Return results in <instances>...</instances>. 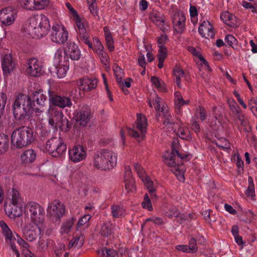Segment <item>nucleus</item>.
Instances as JSON below:
<instances>
[{"label":"nucleus","instance_id":"f257e3e1","mask_svg":"<svg viewBox=\"0 0 257 257\" xmlns=\"http://www.w3.org/2000/svg\"><path fill=\"white\" fill-rule=\"evenodd\" d=\"M50 29L48 18L44 15L31 17L22 28L25 35L30 38H41L46 35Z\"/></svg>","mask_w":257,"mask_h":257},{"label":"nucleus","instance_id":"f03ea898","mask_svg":"<svg viewBox=\"0 0 257 257\" xmlns=\"http://www.w3.org/2000/svg\"><path fill=\"white\" fill-rule=\"evenodd\" d=\"M35 104L29 96L25 94L18 95L13 105L15 118L19 120L28 119L35 110ZM36 111L39 109L36 108Z\"/></svg>","mask_w":257,"mask_h":257},{"label":"nucleus","instance_id":"7ed1b4c3","mask_svg":"<svg viewBox=\"0 0 257 257\" xmlns=\"http://www.w3.org/2000/svg\"><path fill=\"white\" fill-rule=\"evenodd\" d=\"M116 153L107 149H102L96 152L93 157V166L102 171H109L117 164Z\"/></svg>","mask_w":257,"mask_h":257},{"label":"nucleus","instance_id":"20e7f679","mask_svg":"<svg viewBox=\"0 0 257 257\" xmlns=\"http://www.w3.org/2000/svg\"><path fill=\"white\" fill-rule=\"evenodd\" d=\"M35 135L32 128L26 126H21L13 131L11 136L12 145L17 148H22L32 144Z\"/></svg>","mask_w":257,"mask_h":257},{"label":"nucleus","instance_id":"39448f33","mask_svg":"<svg viewBox=\"0 0 257 257\" xmlns=\"http://www.w3.org/2000/svg\"><path fill=\"white\" fill-rule=\"evenodd\" d=\"M136 124V128L140 131V133L134 129L128 127L121 130L120 133L123 144H124V134L125 133L134 137L139 142L143 140L146 133V129L148 125L147 120L146 116L142 114H138Z\"/></svg>","mask_w":257,"mask_h":257},{"label":"nucleus","instance_id":"423d86ee","mask_svg":"<svg viewBox=\"0 0 257 257\" xmlns=\"http://www.w3.org/2000/svg\"><path fill=\"white\" fill-rule=\"evenodd\" d=\"M75 30L77 33V39L82 43L87 45L88 48L93 49H98L104 48L102 43L97 37L93 38V42L94 47H93L92 43L90 40V37L88 33L85 28V26L83 22H81L79 19L76 21V26L75 27Z\"/></svg>","mask_w":257,"mask_h":257},{"label":"nucleus","instance_id":"0eeeda50","mask_svg":"<svg viewBox=\"0 0 257 257\" xmlns=\"http://www.w3.org/2000/svg\"><path fill=\"white\" fill-rule=\"evenodd\" d=\"M25 209L33 223L36 225L43 226L45 210L41 205L36 202H30L26 205Z\"/></svg>","mask_w":257,"mask_h":257},{"label":"nucleus","instance_id":"6e6552de","mask_svg":"<svg viewBox=\"0 0 257 257\" xmlns=\"http://www.w3.org/2000/svg\"><path fill=\"white\" fill-rule=\"evenodd\" d=\"M178 151L172 149L171 151H166L163 154V158L166 164L173 168L171 171L176 175L177 179L181 182L185 180L184 176V170H181L179 164L176 159Z\"/></svg>","mask_w":257,"mask_h":257},{"label":"nucleus","instance_id":"1a4fd4ad","mask_svg":"<svg viewBox=\"0 0 257 257\" xmlns=\"http://www.w3.org/2000/svg\"><path fill=\"white\" fill-rule=\"evenodd\" d=\"M66 145L60 137H53L47 142L46 149L54 157H58L66 150Z\"/></svg>","mask_w":257,"mask_h":257},{"label":"nucleus","instance_id":"9d476101","mask_svg":"<svg viewBox=\"0 0 257 257\" xmlns=\"http://www.w3.org/2000/svg\"><path fill=\"white\" fill-rule=\"evenodd\" d=\"M48 215L56 221H60L65 215V207L63 203L58 200H55L49 203L47 208Z\"/></svg>","mask_w":257,"mask_h":257},{"label":"nucleus","instance_id":"9b49d317","mask_svg":"<svg viewBox=\"0 0 257 257\" xmlns=\"http://www.w3.org/2000/svg\"><path fill=\"white\" fill-rule=\"evenodd\" d=\"M68 38V33L63 26L55 24L52 26L51 39L53 42L63 44L67 40Z\"/></svg>","mask_w":257,"mask_h":257},{"label":"nucleus","instance_id":"f8f14e48","mask_svg":"<svg viewBox=\"0 0 257 257\" xmlns=\"http://www.w3.org/2000/svg\"><path fill=\"white\" fill-rule=\"evenodd\" d=\"M21 6L27 10L35 11L45 9L50 4V0H21Z\"/></svg>","mask_w":257,"mask_h":257},{"label":"nucleus","instance_id":"ddd939ff","mask_svg":"<svg viewBox=\"0 0 257 257\" xmlns=\"http://www.w3.org/2000/svg\"><path fill=\"white\" fill-rule=\"evenodd\" d=\"M26 71L33 77L41 76L44 72L43 66L41 61L35 58H32L27 61Z\"/></svg>","mask_w":257,"mask_h":257},{"label":"nucleus","instance_id":"4468645a","mask_svg":"<svg viewBox=\"0 0 257 257\" xmlns=\"http://www.w3.org/2000/svg\"><path fill=\"white\" fill-rule=\"evenodd\" d=\"M49 100L50 106H58L62 108L70 107L72 105V100L69 97L59 95L54 92H49Z\"/></svg>","mask_w":257,"mask_h":257},{"label":"nucleus","instance_id":"2eb2a0df","mask_svg":"<svg viewBox=\"0 0 257 257\" xmlns=\"http://www.w3.org/2000/svg\"><path fill=\"white\" fill-rule=\"evenodd\" d=\"M24 237L29 241L35 240L38 234L44 232L43 226L36 225V226L29 224L25 225L22 229Z\"/></svg>","mask_w":257,"mask_h":257},{"label":"nucleus","instance_id":"dca6fc26","mask_svg":"<svg viewBox=\"0 0 257 257\" xmlns=\"http://www.w3.org/2000/svg\"><path fill=\"white\" fill-rule=\"evenodd\" d=\"M74 118L78 124L85 126L91 118V110L87 106H83L74 114Z\"/></svg>","mask_w":257,"mask_h":257},{"label":"nucleus","instance_id":"f3484780","mask_svg":"<svg viewBox=\"0 0 257 257\" xmlns=\"http://www.w3.org/2000/svg\"><path fill=\"white\" fill-rule=\"evenodd\" d=\"M68 154L69 159L74 163L84 160L87 156L86 151L81 145L75 146L69 149Z\"/></svg>","mask_w":257,"mask_h":257},{"label":"nucleus","instance_id":"a211bd4d","mask_svg":"<svg viewBox=\"0 0 257 257\" xmlns=\"http://www.w3.org/2000/svg\"><path fill=\"white\" fill-rule=\"evenodd\" d=\"M49 116L54 118L59 122H61L62 124L59 125V127L65 131H67L69 127V121L64 116L62 110L58 109L53 107L50 106L48 109Z\"/></svg>","mask_w":257,"mask_h":257},{"label":"nucleus","instance_id":"6ab92c4d","mask_svg":"<svg viewBox=\"0 0 257 257\" xmlns=\"http://www.w3.org/2000/svg\"><path fill=\"white\" fill-rule=\"evenodd\" d=\"M16 13L11 7L2 9L0 11V21L3 25L10 26L14 23L16 19Z\"/></svg>","mask_w":257,"mask_h":257},{"label":"nucleus","instance_id":"aec40b11","mask_svg":"<svg viewBox=\"0 0 257 257\" xmlns=\"http://www.w3.org/2000/svg\"><path fill=\"white\" fill-rule=\"evenodd\" d=\"M198 32L202 37L213 38L215 33L212 25L209 21H203L199 26Z\"/></svg>","mask_w":257,"mask_h":257},{"label":"nucleus","instance_id":"412c9836","mask_svg":"<svg viewBox=\"0 0 257 257\" xmlns=\"http://www.w3.org/2000/svg\"><path fill=\"white\" fill-rule=\"evenodd\" d=\"M185 21L186 17L183 14L175 15L172 19L174 31L177 33H182L185 30Z\"/></svg>","mask_w":257,"mask_h":257},{"label":"nucleus","instance_id":"4be33fe9","mask_svg":"<svg viewBox=\"0 0 257 257\" xmlns=\"http://www.w3.org/2000/svg\"><path fill=\"white\" fill-rule=\"evenodd\" d=\"M21 205L10 203L6 204L5 210L6 214L11 219H15L21 216L22 214Z\"/></svg>","mask_w":257,"mask_h":257},{"label":"nucleus","instance_id":"5701e85b","mask_svg":"<svg viewBox=\"0 0 257 257\" xmlns=\"http://www.w3.org/2000/svg\"><path fill=\"white\" fill-rule=\"evenodd\" d=\"M67 56L72 60H78L81 57V52L78 46L74 42L67 43L66 49Z\"/></svg>","mask_w":257,"mask_h":257},{"label":"nucleus","instance_id":"b1692460","mask_svg":"<svg viewBox=\"0 0 257 257\" xmlns=\"http://www.w3.org/2000/svg\"><path fill=\"white\" fill-rule=\"evenodd\" d=\"M97 80L96 79L83 78L79 79L77 81V84L80 89L83 91H90L95 88Z\"/></svg>","mask_w":257,"mask_h":257},{"label":"nucleus","instance_id":"393cba45","mask_svg":"<svg viewBox=\"0 0 257 257\" xmlns=\"http://www.w3.org/2000/svg\"><path fill=\"white\" fill-rule=\"evenodd\" d=\"M2 65L5 75H9L13 71L15 66V63L13 61L12 56L10 54H6L4 56Z\"/></svg>","mask_w":257,"mask_h":257},{"label":"nucleus","instance_id":"a878e982","mask_svg":"<svg viewBox=\"0 0 257 257\" xmlns=\"http://www.w3.org/2000/svg\"><path fill=\"white\" fill-rule=\"evenodd\" d=\"M150 18L152 22L157 25L161 30L165 28V18L163 15L157 11H154L150 14Z\"/></svg>","mask_w":257,"mask_h":257},{"label":"nucleus","instance_id":"bb28decb","mask_svg":"<svg viewBox=\"0 0 257 257\" xmlns=\"http://www.w3.org/2000/svg\"><path fill=\"white\" fill-rule=\"evenodd\" d=\"M0 227L2 228V233L5 237L6 241L11 242L16 240L11 230L4 221H0Z\"/></svg>","mask_w":257,"mask_h":257},{"label":"nucleus","instance_id":"cd10ccee","mask_svg":"<svg viewBox=\"0 0 257 257\" xmlns=\"http://www.w3.org/2000/svg\"><path fill=\"white\" fill-rule=\"evenodd\" d=\"M21 157L23 164H29L35 160L36 154L33 150L28 149L23 152Z\"/></svg>","mask_w":257,"mask_h":257},{"label":"nucleus","instance_id":"c85d7f7f","mask_svg":"<svg viewBox=\"0 0 257 257\" xmlns=\"http://www.w3.org/2000/svg\"><path fill=\"white\" fill-rule=\"evenodd\" d=\"M76 220V218L73 217L64 221L62 224L60 229V232L61 235L68 234L69 232H70L74 223Z\"/></svg>","mask_w":257,"mask_h":257},{"label":"nucleus","instance_id":"c756f323","mask_svg":"<svg viewBox=\"0 0 257 257\" xmlns=\"http://www.w3.org/2000/svg\"><path fill=\"white\" fill-rule=\"evenodd\" d=\"M54 59L56 62L59 64H65L69 63V60L67 56L66 50L63 51L62 49H58L55 54Z\"/></svg>","mask_w":257,"mask_h":257},{"label":"nucleus","instance_id":"7c9ffc66","mask_svg":"<svg viewBox=\"0 0 257 257\" xmlns=\"http://www.w3.org/2000/svg\"><path fill=\"white\" fill-rule=\"evenodd\" d=\"M174 75L175 77V82L179 87H181V79H186V74L184 70L178 66H176L174 68Z\"/></svg>","mask_w":257,"mask_h":257},{"label":"nucleus","instance_id":"2f4dec72","mask_svg":"<svg viewBox=\"0 0 257 257\" xmlns=\"http://www.w3.org/2000/svg\"><path fill=\"white\" fill-rule=\"evenodd\" d=\"M33 99V101L36 102L40 106H43L45 104V101L46 99V96L43 93L42 90L36 91L33 93L32 95L30 96Z\"/></svg>","mask_w":257,"mask_h":257},{"label":"nucleus","instance_id":"473e14b6","mask_svg":"<svg viewBox=\"0 0 257 257\" xmlns=\"http://www.w3.org/2000/svg\"><path fill=\"white\" fill-rule=\"evenodd\" d=\"M103 31L107 48L110 51H113L114 50V47L111 33L110 32L109 28L107 26L103 28Z\"/></svg>","mask_w":257,"mask_h":257},{"label":"nucleus","instance_id":"72a5a7b5","mask_svg":"<svg viewBox=\"0 0 257 257\" xmlns=\"http://www.w3.org/2000/svg\"><path fill=\"white\" fill-rule=\"evenodd\" d=\"M111 213L114 218H119L125 214V209L120 205H113L111 206Z\"/></svg>","mask_w":257,"mask_h":257},{"label":"nucleus","instance_id":"f704fd0d","mask_svg":"<svg viewBox=\"0 0 257 257\" xmlns=\"http://www.w3.org/2000/svg\"><path fill=\"white\" fill-rule=\"evenodd\" d=\"M69 68V63H65V64H57L55 69L56 70V73L57 76L59 78L64 77L67 74V72Z\"/></svg>","mask_w":257,"mask_h":257},{"label":"nucleus","instance_id":"c9c22d12","mask_svg":"<svg viewBox=\"0 0 257 257\" xmlns=\"http://www.w3.org/2000/svg\"><path fill=\"white\" fill-rule=\"evenodd\" d=\"M84 237L81 234H77L69 242L68 244L69 248L77 247L80 248L83 244Z\"/></svg>","mask_w":257,"mask_h":257},{"label":"nucleus","instance_id":"e433bc0d","mask_svg":"<svg viewBox=\"0 0 257 257\" xmlns=\"http://www.w3.org/2000/svg\"><path fill=\"white\" fill-rule=\"evenodd\" d=\"M114 227L115 225L111 222H105L101 226L100 233L103 236H108L113 233Z\"/></svg>","mask_w":257,"mask_h":257},{"label":"nucleus","instance_id":"4c0bfd02","mask_svg":"<svg viewBox=\"0 0 257 257\" xmlns=\"http://www.w3.org/2000/svg\"><path fill=\"white\" fill-rule=\"evenodd\" d=\"M220 18L227 25L231 27H233L234 25L235 17L231 13L228 12L222 13L220 14Z\"/></svg>","mask_w":257,"mask_h":257},{"label":"nucleus","instance_id":"58836bf2","mask_svg":"<svg viewBox=\"0 0 257 257\" xmlns=\"http://www.w3.org/2000/svg\"><path fill=\"white\" fill-rule=\"evenodd\" d=\"M9 139L7 135L0 134V155L4 153L9 147Z\"/></svg>","mask_w":257,"mask_h":257},{"label":"nucleus","instance_id":"ea45409f","mask_svg":"<svg viewBox=\"0 0 257 257\" xmlns=\"http://www.w3.org/2000/svg\"><path fill=\"white\" fill-rule=\"evenodd\" d=\"M188 51L190 52L193 56L198 58L200 61L203 63L205 65L208 66V63L201 55L200 52L197 50L196 48L192 46H188Z\"/></svg>","mask_w":257,"mask_h":257},{"label":"nucleus","instance_id":"a19ab883","mask_svg":"<svg viewBox=\"0 0 257 257\" xmlns=\"http://www.w3.org/2000/svg\"><path fill=\"white\" fill-rule=\"evenodd\" d=\"M189 102V100L185 101L184 100L179 92H176L175 93V103L178 109H179L182 106L185 104H187Z\"/></svg>","mask_w":257,"mask_h":257},{"label":"nucleus","instance_id":"79ce46f5","mask_svg":"<svg viewBox=\"0 0 257 257\" xmlns=\"http://www.w3.org/2000/svg\"><path fill=\"white\" fill-rule=\"evenodd\" d=\"M125 189L128 192H134L136 191L135 182L134 178H125L124 179Z\"/></svg>","mask_w":257,"mask_h":257},{"label":"nucleus","instance_id":"37998d69","mask_svg":"<svg viewBox=\"0 0 257 257\" xmlns=\"http://www.w3.org/2000/svg\"><path fill=\"white\" fill-rule=\"evenodd\" d=\"M98 254L101 257H115L116 252L112 249L104 248L98 251Z\"/></svg>","mask_w":257,"mask_h":257},{"label":"nucleus","instance_id":"c03bdc74","mask_svg":"<svg viewBox=\"0 0 257 257\" xmlns=\"http://www.w3.org/2000/svg\"><path fill=\"white\" fill-rule=\"evenodd\" d=\"M178 136L183 140L191 139L190 132L187 128L180 127L177 132Z\"/></svg>","mask_w":257,"mask_h":257},{"label":"nucleus","instance_id":"a18cd8bd","mask_svg":"<svg viewBox=\"0 0 257 257\" xmlns=\"http://www.w3.org/2000/svg\"><path fill=\"white\" fill-rule=\"evenodd\" d=\"M161 112L163 114L165 119L164 121V124L166 126L172 124V121L170 120L171 116L168 112V109L167 106L163 105L161 108Z\"/></svg>","mask_w":257,"mask_h":257},{"label":"nucleus","instance_id":"49530a36","mask_svg":"<svg viewBox=\"0 0 257 257\" xmlns=\"http://www.w3.org/2000/svg\"><path fill=\"white\" fill-rule=\"evenodd\" d=\"M151 81L153 85L161 91H164L165 87L164 86V82L161 81L158 77L153 76L151 78Z\"/></svg>","mask_w":257,"mask_h":257},{"label":"nucleus","instance_id":"de8ad7c7","mask_svg":"<svg viewBox=\"0 0 257 257\" xmlns=\"http://www.w3.org/2000/svg\"><path fill=\"white\" fill-rule=\"evenodd\" d=\"M153 105H155V109L157 112H161V108L163 105L166 106L162 99L158 95H156L155 98H153Z\"/></svg>","mask_w":257,"mask_h":257},{"label":"nucleus","instance_id":"09e8293b","mask_svg":"<svg viewBox=\"0 0 257 257\" xmlns=\"http://www.w3.org/2000/svg\"><path fill=\"white\" fill-rule=\"evenodd\" d=\"M166 214L169 218L178 217L180 215L179 210L174 206H171Z\"/></svg>","mask_w":257,"mask_h":257},{"label":"nucleus","instance_id":"8fccbe9b","mask_svg":"<svg viewBox=\"0 0 257 257\" xmlns=\"http://www.w3.org/2000/svg\"><path fill=\"white\" fill-rule=\"evenodd\" d=\"M22 199L20 197L18 191L13 189L12 190V199L11 203L21 205Z\"/></svg>","mask_w":257,"mask_h":257},{"label":"nucleus","instance_id":"3c124183","mask_svg":"<svg viewBox=\"0 0 257 257\" xmlns=\"http://www.w3.org/2000/svg\"><path fill=\"white\" fill-rule=\"evenodd\" d=\"M142 206L143 208L147 209L149 211L153 210L152 205L147 194H146L144 196V199L143 202L142 203Z\"/></svg>","mask_w":257,"mask_h":257},{"label":"nucleus","instance_id":"603ef678","mask_svg":"<svg viewBox=\"0 0 257 257\" xmlns=\"http://www.w3.org/2000/svg\"><path fill=\"white\" fill-rule=\"evenodd\" d=\"M114 75L118 83L121 82L122 77H123V72L121 68L118 66H115L113 68Z\"/></svg>","mask_w":257,"mask_h":257},{"label":"nucleus","instance_id":"864d4df0","mask_svg":"<svg viewBox=\"0 0 257 257\" xmlns=\"http://www.w3.org/2000/svg\"><path fill=\"white\" fill-rule=\"evenodd\" d=\"M148 221H152L155 224L158 225H162L164 223V221L162 218L156 216H152L151 217L147 218L145 220L144 224L142 225V227H143L144 224Z\"/></svg>","mask_w":257,"mask_h":257},{"label":"nucleus","instance_id":"5fc2aeb1","mask_svg":"<svg viewBox=\"0 0 257 257\" xmlns=\"http://www.w3.org/2000/svg\"><path fill=\"white\" fill-rule=\"evenodd\" d=\"M48 241L43 238L40 237L38 242V248L41 251H45L47 249Z\"/></svg>","mask_w":257,"mask_h":257},{"label":"nucleus","instance_id":"6e6d98bb","mask_svg":"<svg viewBox=\"0 0 257 257\" xmlns=\"http://www.w3.org/2000/svg\"><path fill=\"white\" fill-rule=\"evenodd\" d=\"M141 178L142 179V181L144 182L148 191L154 189L153 186V182L152 180H151L148 176L144 175L142 176V177H141Z\"/></svg>","mask_w":257,"mask_h":257},{"label":"nucleus","instance_id":"4d7b16f0","mask_svg":"<svg viewBox=\"0 0 257 257\" xmlns=\"http://www.w3.org/2000/svg\"><path fill=\"white\" fill-rule=\"evenodd\" d=\"M225 41L228 45L232 47H233L234 46H236L237 44L236 39L232 35H227L225 37Z\"/></svg>","mask_w":257,"mask_h":257},{"label":"nucleus","instance_id":"13d9d810","mask_svg":"<svg viewBox=\"0 0 257 257\" xmlns=\"http://www.w3.org/2000/svg\"><path fill=\"white\" fill-rule=\"evenodd\" d=\"M167 56V49L166 47L159 48L158 59V60H165Z\"/></svg>","mask_w":257,"mask_h":257},{"label":"nucleus","instance_id":"bf43d9fd","mask_svg":"<svg viewBox=\"0 0 257 257\" xmlns=\"http://www.w3.org/2000/svg\"><path fill=\"white\" fill-rule=\"evenodd\" d=\"M98 58L100 59L101 63L107 66L109 65V57L106 52L102 54Z\"/></svg>","mask_w":257,"mask_h":257},{"label":"nucleus","instance_id":"052dcab7","mask_svg":"<svg viewBox=\"0 0 257 257\" xmlns=\"http://www.w3.org/2000/svg\"><path fill=\"white\" fill-rule=\"evenodd\" d=\"M91 216L89 214L84 215L78 221L77 227H80L86 223L90 220Z\"/></svg>","mask_w":257,"mask_h":257},{"label":"nucleus","instance_id":"680f3d73","mask_svg":"<svg viewBox=\"0 0 257 257\" xmlns=\"http://www.w3.org/2000/svg\"><path fill=\"white\" fill-rule=\"evenodd\" d=\"M168 40V37L166 35H162L158 39V46L159 48L166 47L164 44Z\"/></svg>","mask_w":257,"mask_h":257},{"label":"nucleus","instance_id":"e2e57ef3","mask_svg":"<svg viewBox=\"0 0 257 257\" xmlns=\"http://www.w3.org/2000/svg\"><path fill=\"white\" fill-rule=\"evenodd\" d=\"M197 111L199 113V117L203 121L206 118V112L204 107L199 106L197 108Z\"/></svg>","mask_w":257,"mask_h":257},{"label":"nucleus","instance_id":"0e129e2a","mask_svg":"<svg viewBox=\"0 0 257 257\" xmlns=\"http://www.w3.org/2000/svg\"><path fill=\"white\" fill-rule=\"evenodd\" d=\"M188 247H190L192 251V253H194L197 251V247L196 242V240L194 238H191L189 241Z\"/></svg>","mask_w":257,"mask_h":257},{"label":"nucleus","instance_id":"69168bd1","mask_svg":"<svg viewBox=\"0 0 257 257\" xmlns=\"http://www.w3.org/2000/svg\"><path fill=\"white\" fill-rule=\"evenodd\" d=\"M17 235L18 238L17 239V243L22 246L24 249H28L29 247V244L26 241H25L22 238Z\"/></svg>","mask_w":257,"mask_h":257},{"label":"nucleus","instance_id":"338daca9","mask_svg":"<svg viewBox=\"0 0 257 257\" xmlns=\"http://www.w3.org/2000/svg\"><path fill=\"white\" fill-rule=\"evenodd\" d=\"M88 8H89V10L91 14L94 17H95L97 20H99L100 18L98 16V11L97 5L94 6L92 5V6H89V7Z\"/></svg>","mask_w":257,"mask_h":257},{"label":"nucleus","instance_id":"774afa93","mask_svg":"<svg viewBox=\"0 0 257 257\" xmlns=\"http://www.w3.org/2000/svg\"><path fill=\"white\" fill-rule=\"evenodd\" d=\"M245 194L248 197L253 198L255 196L254 187L248 186L247 189L245 192Z\"/></svg>","mask_w":257,"mask_h":257}]
</instances>
